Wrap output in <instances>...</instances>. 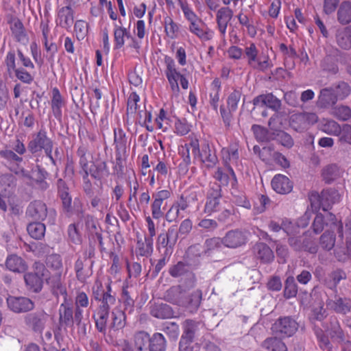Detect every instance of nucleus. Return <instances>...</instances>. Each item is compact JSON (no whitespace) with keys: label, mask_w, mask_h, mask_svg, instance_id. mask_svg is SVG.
Returning a JSON list of instances; mask_svg holds the SVG:
<instances>
[{"label":"nucleus","mask_w":351,"mask_h":351,"mask_svg":"<svg viewBox=\"0 0 351 351\" xmlns=\"http://www.w3.org/2000/svg\"><path fill=\"white\" fill-rule=\"evenodd\" d=\"M171 196V191L168 189H163L155 192L152 195L153 202L151 204V210L152 217L155 219H159L163 217L162 206L164 201L168 199Z\"/></svg>","instance_id":"nucleus-7"},{"label":"nucleus","mask_w":351,"mask_h":351,"mask_svg":"<svg viewBox=\"0 0 351 351\" xmlns=\"http://www.w3.org/2000/svg\"><path fill=\"white\" fill-rule=\"evenodd\" d=\"M174 132L179 136H184L191 130V126L185 119H176L174 122Z\"/></svg>","instance_id":"nucleus-64"},{"label":"nucleus","mask_w":351,"mask_h":351,"mask_svg":"<svg viewBox=\"0 0 351 351\" xmlns=\"http://www.w3.org/2000/svg\"><path fill=\"white\" fill-rule=\"evenodd\" d=\"M247 64L252 69L264 72L272 66V64L269 60V56H256L254 60H248Z\"/></svg>","instance_id":"nucleus-38"},{"label":"nucleus","mask_w":351,"mask_h":351,"mask_svg":"<svg viewBox=\"0 0 351 351\" xmlns=\"http://www.w3.org/2000/svg\"><path fill=\"white\" fill-rule=\"evenodd\" d=\"M338 99L332 87L322 88L318 95L317 106L321 108H329L333 106Z\"/></svg>","instance_id":"nucleus-14"},{"label":"nucleus","mask_w":351,"mask_h":351,"mask_svg":"<svg viewBox=\"0 0 351 351\" xmlns=\"http://www.w3.org/2000/svg\"><path fill=\"white\" fill-rule=\"evenodd\" d=\"M241 97L240 90H234L227 98V106L230 111H236Z\"/></svg>","instance_id":"nucleus-58"},{"label":"nucleus","mask_w":351,"mask_h":351,"mask_svg":"<svg viewBox=\"0 0 351 351\" xmlns=\"http://www.w3.org/2000/svg\"><path fill=\"white\" fill-rule=\"evenodd\" d=\"M59 315L60 324L62 326L72 327L75 323V309L73 311L72 303L69 300L60 304Z\"/></svg>","instance_id":"nucleus-8"},{"label":"nucleus","mask_w":351,"mask_h":351,"mask_svg":"<svg viewBox=\"0 0 351 351\" xmlns=\"http://www.w3.org/2000/svg\"><path fill=\"white\" fill-rule=\"evenodd\" d=\"M26 214L33 220L43 221L47 215V206L42 201L35 200L29 204Z\"/></svg>","instance_id":"nucleus-13"},{"label":"nucleus","mask_w":351,"mask_h":351,"mask_svg":"<svg viewBox=\"0 0 351 351\" xmlns=\"http://www.w3.org/2000/svg\"><path fill=\"white\" fill-rule=\"evenodd\" d=\"M142 41L138 38H135L132 34L130 37L127 40V43H125L123 50L128 52H135L137 54L140 53V50L141 49Z\"/></svg>","instance_id":"nucleus-56"},{"label":"nucleus","mask_w":351,"mask_h":351,"mask_svg":"<svg viewBox=\"0 0 351 351\" xmlns=\"http://www.w3.org/2000/svg\"><path fill=\"white\" fill-rule=\"evenodd\" d=\"M114 144L116 153H118V154L126 152L127 138L125 133L121 128L114 129Z\"/></svg>","instance_id":"nucleus-35"},{"label":"nucleus","mask_w":351,"mask_h":351,"mask_svg":"<svg viewBox=\"0 0 351 351\" xmlns=\"http://www.w3.org/2000/svg\"><path fill=\"white\" fill-rule=\"evenodd\" d=\"M247 64L252 69L264 72L272 66V64L269 60V56H256L254 60H248Z\"/></svg>","instance_id":"nucleus-39"},{"label":"nucleus","mask_w":351,"mask_h":351,"mask_svg":"<svg viewBox=\"0 0 351 351\" xmlns=\"http://www.w3.org/2000/svg\"><path fill=\"white\" fill-rule=\"evenodd\" d=\"M24 280L28 288L34 292L40 291L42 279L36 274L28 273L24 276Z\"/></svg>","instance_id":"nucleus-46"},{"label":"nucleus","mask_w":351,"mask_h":351,"mask_svg":"<svg viewBox=\"0 0 351 351\" xmlns=\"http://www.w3.org/2000/svg\"><path fill=\"white\" fill-rule=\"evenodd\" d=\"M189 204L187 199L181 195L177 200L174 201L169 210L165 213V219L168 222H177L179 219L184 217L183 213L189 208Z\"/></svg>","instance_id":"nucleus-5"},{"label":"nucleus","mask_w":351,"mask_h":351,"mask_svg":"<svg viewBox=\"0 0 351 351\" xmlns=\"http://www.w3.org/2000/svg\"><path fill=\"white\" fill-rule=\"evenodd\" d=\"M83 228L82 221L70 224L68 227V235L70 240L75 244L82 241V230Z\"/></svg>","instance_id":"nucleus-43"},{"label":"nucleus","mask_w":351,"mask_h":351,"mask_svg":"<svg viewBox=\"0 0 351 351\" xmlns=\"http://www.w3.org/2000/svg\"><path fill=\"white\" fill-rule=\"evenodd\" d=\"M291 127L297 132H304L307 130L306 124L304 118L303 113L293 114L290 120Z\"/></svg>","instance_id":"nucleus-49"},{"label":"nucleus","mask_w":351,"mask_h":351,"mask_svg":"<svg viewBox=\"0 0 351 351\" xmlns=\"http://www.w3.org/2000/svg\"><path fill=\"white\" fill-rule=\"evenodd\" d=\"M9 308L15 313H22L31 311L34 308L33 302L25 297L9 296L7 298Z\"/></svg>","instance_id":"nucleus-10"},{"label":"nucleus","mask_w":351,"mask_h":351,"mask_svg":"<svg viewBox=\"0 0 351 351\" xmlns=\"http://www.w3.org/2000/svg\"><path fill=\"white\" fill-rule=\"evenodd\" d=\"M298 329V322L291 317H280L271 326L274 333L288 337L293 336Z\"/></svg>","instance_id":"nucleus-4"},{"label":"nucleus","mask_w":351,"mask_h":351,"mask_svg":"<svg viewBox=\"0 0 351 351\" xmlns=\"http://www.w3.org/2000/svg\"><path fill=\"white\" fill-rule=\"evenodd\" d=\"M47 315L45 313H31L25 317V322L32 327L34 330L41 332L45 325Z\"/></svg>","instance_id":"nucleus-25"},{"label":"nucleus","mask_w":351,"mask_h":351,"mask_svg":"<svg viewBox=\"0 0 351 351\" xmlns=\"http://www.w3.org/2000/svg\"><path fill=\"white\" fill-rule=\"evenodd\" d=\"M339 193L333 189H326L322 191L318 196L319 206L322 208L323 211L328 212L331 206L340 201Z\"/></svg>","instance_id":"nucleus-16"},{"label":"nucleus","mask_w":351,"mask_h":351,"mask_svg":"<svg viewBox=\"0 0 351 351\" xmlns=\"http://www.w3.org/2000/svg\"><path fill=\"white\" fill-rule=\"evenodd\" d=\"M222 160L227 167L232 178L237 182L236 174L231 165H237L239 160V145L237 143L230 144L228 147H223L221 150Z\"/></svg>","instance_id":"nucleus-3"},{"label":"nucleus","mask_w":351,"mask_h":351,"mask_svg":"<svg viewBox=\"0 0 351 351\" xmlns=\"http://www.w3.org/2000/svg\"><path fill=\"white\" fill-rule=\"evenodd\" d=\"M318 129L324 133L332 136H339L341 132V125L330 119H322L317 124Z\"/></svg>","instance_id":"nucleus-24"},{"label":"nucleus","mask_w":351,"mask_h":351,"mask_svg":"<svg viewBox=\"0 0 351 351\" xmlns=\"http://www.w3.org/2000/svg\"><path fill=\"white\" fill-rule=\"evenodd\" d=\"M178 154L182 158V162L179 165V169L184 173L188 171V167L191 162L190 150L187 146L181 145L178 148Z\"/></svg>","instance_id":"nucleus-50"},{"label":"nucleus","mask_w":351,"mask_h":351,"mask_svg":"<svg viewBox=\"0 0 351 351\" xmlns=\"http://www.w3.org/2000/svg\"><path fill=\"white\" fill-rule=\"evenodd\" d=\"M169 273L173 278L193 277L190 266L182 261L172 265L169 269Z\"/></svg>","instance_id":"nucleus-32"},{"label":"nucleus","mask_w":351,"mask_h":351,"mask_svg":"<svg viewBox=\"0 0 351 351\" xmlns=\"http://www.w3.org/2000/svg\"><path fill=\"white\" fill-rule=\"evenodd\" d=\"M272 189L278 193L287 194L291 191L293 184L291 181L285 175H276L271 182Z\"/></svg>","instance_id":"nucleus-18"},{"label":"nucleus","mask_w":351,"mask_h":351,"mask_svg":"<svg viewBox=\"0 0 351 351\" xmlns=\"http://www.w3.org/2000/svg\"><path fill=\"white\" fill-rule=\"evenodd\" d=\"M165 23V31L168 37L173 39L177 36L178 32V25L173 21V19L167 16L164 19Z\"/></svg>","instance_id":"nucleus-59"},{"label":"nucleus","mask_w":351,"mask_h":351,"mask_svg":"<svg viewBox=\"0 0 351 351\" xmlns=\"http://www.w3.org/2000/svg\"><path fill=\"white\" fill-rule=\"evenodd\" d=\"M155 122L158 129L166 132L171 127V124L173 122V117H171L164 109L161 108L155 119Z\"/></svg>","instance_id":"nucleus-40"},{"label":"nucleus","mask_w":351,"mask_h":351,"mask_svg":"<svg viewBox=\"0 0 351 351\" xmlns=\"http://www.w3.org/2000/svg\"><path fill=\"white\" fill-rule=\"evenodd\" d=\"M336 40L337 45L342 49H351V26L338 29Z\"/></svg>","instance_id":"nucleus-33"},{"label":"nucleus","mask_w":351,"mask_h":351,"mask_svg":"<svg viewBox=\"0 0 351 351\" xmlns=\"http://www.w3.org/2000/svg\"><path fill=\"white\" fill-rule=\"evenodd\" d=\"M126 324V315L124 311L114 308L111 313V322L109 328L112 330H119L124 328Z\"/></svg>","instance_id":"nucleus-34"},{"label":"nucleus","mask_w":351,"mask_h":351,"mask_svg":"<svg viewBox=\"0 0 351 351\" xmlns=\"http://www.w3.org/2000/svg\"><path fill=\"white\" fill-rule=\"evenodd\" d=\"M247 238L245 232L239 230L228 231L222 239V243L230 248H236L245 244Z\"/></svg>","instance_id":"nucleus-12"},{"label":"nucleus","mask_w":351,"mask_h":351,"mask_svg":"<svg viewBox=\"0 0 351 351\" xmlns=\"http://www.w3.org/2000/svg\"><path fill=\"white\" fill-rule=\"evenodd\" d=\"M140 97L136 92H132L128 97L127 104V112L128 114H135L138 108Z\"/></svg>","instance_id":"nucleus-60"},{"label":"nucleus","mask_w":351,"mask_h":351,"mask_svg":"<svg viewBox=\"0 0 351 351\" xmlns=\"http://www.w3.org/2000/svg\"><path fill=\"white\" fill-rule=\"evenodd\" d=\"M154 240L152 237L145 236L144 241L138 240L136 243L135 253L136 256L148 257L153 252Z\"/></svg>","instance_id":"nucleus-30"},{"label":"nucleus","mask_w":351,"mask_h":351,"mask_svg":"<svg viewBox=\"0 0 351 351\" xmlns=\"http://www.w3.org/2000/svg\"><path fill=\"white\" fill-rule=\"evenodd\" d=\"M220 197L217 195L215 197H208L204 209V213L210 215L214 212H217L219 209Z\"/></svg>","instance_id":"nucleus-55"},{"label":"nucleus","mask_w":351,"mask_h":351,"mask_svg":"<svg viewBox=\"0 0 351 351\" xmlns=\"http://www.w3.org/2000/svg\"><path fill=\"white\" fill-rule=\"evenodd\" d=\"M166 340L161 333H154L150 337L149 349L150 351H165Z\"/></svg>","instance_id":"nucleus-42"},{"label":"nucleus","mask_w":351,"mask_h":351,"mask_svg":"<svg viewBox=\"0 0 351 351\" xmlns=\"http://www.w3.org/2000/svg\"><path fill=\"white\" fill-rule=\"evenodd\" d=\"M321 66L324 70L333 74L337 73L339 70L336 58L330 55L326 56L322 60Z\"/></svg>","instance_id":"nucleus-54"},{"label":"nucleus","mask_w":351,"mask_h":351,"mask_svg":"<svg viewBox=\"0 0 351 351\" xmlns=\"http://www.w3.org/2000/svg\"><path fill=\"white\" fill-rule=\"evenodd\" d=\"M324 214L319 213L316 215L312 228L315 234L320 233L324 228L327 229L336 230L339 237L342 239L343 237V223L338 220L335 215L329 212H324Z\"/></svg>","instance_id":"nucleus-2"},{"label":"nucleus","mask_w":351,"mask_h":351,"mask_svg":"<svg viewBox=\"0 0 351 351\" xmlns=\"http://www.w3.org/2000/svg\"><path fill=\"white\" fill-rule=\"evenodd\" d=\"M11 31L17 42L23 45L28 43V36L21 21L19 20L15 21L11 27Z\"/></svg>","instance_id":"nucleus-37"},{"label":"nucleus","mask_w":351,"mask_h":351,"mask_svg":"<svg viewBox=\"0 0 351 351\" xmlns=\"http://www.w3.org/2000/svg\"><path fill=\"white\" fill-rule=\"evenodd\" d=\"M330 114L337 119L344 121L351 118V109L342 105L333 108Z\"/></svg>","instance_id":"nucleus-51"},{"label":"nucleus","mask_w":351,"mask_h":351,"mask_svg":"<svg viewBox=\"0 0 351 351\" xmlns=\"http://www.w3.org/2000/svg\"><path fill=\"white\" fill-rule=\"evenodd\" d=\"M252 130L258 141L267 142L269 141V134L265 128L258 125H254L252 127Z\"/></svg>","instance_id":"nucleus-62"},{"label":"nucleus","mask_w":351,"mask_h":351,"mask_svg":"<svg viewBox=\"0 0 351 351\" xmlns=\"http://www.w3.org/2000/svg\"><path fill=\"white\" fill-rule=\"evenodd\" d=\"M89 305V299L88 295L82 291L76 292L75 298V324L80 325L83 319V308L88 307Z\"/></svg>","instance_id":"nucleus-19"},{"label":"nucleus","mask_w":351,"mask_h":351,"mask_svg":"<svg viewBox=\"0 0 351 351\" xmlns=\"http://www.w3.org/2000/svg\"><path fill=\"white\" fill-rule=\"evenodd\" d=\"M253 104L254 106H265L275 112L278 111L281 108V101L272 93L256 97L253 100Z\"/></svg>","instance_id":"nucleus-17"},{"label":"nucleus","mask_w":351,"mask_h":351,"mask_svg":"<svg viewBox=\"0 0 351 351\" xmlns=\"http://www.w3.org/2000/svg\"><path fill=\"white\" fill-rule=\"evenodd\" d=\"M298 293V286L295 282V279L292 276L287 278L285 282V287L284 295L286 298H291L295 297Z\"/></svg>","instance_id":"nucleus-57"},{"label":"nucleus","mask_w":351,"mask_h":351,"mask_svg":"<svg viewBox=\"0 0 351 351\" xmlns=\"http://www.w3.org/2000/svg\"><path fill=\"white\" fill-rule=\"evenodd\" d=\"M110 170L106 162H100L95 166V170L90 173L91 176L97 180L106 178L110 175Z\"/></svg>","instance_id":"nucleus-52"},{"label":"nucleus","mask_w":351,"mask_h":351,"mask_svg":"<svg viewBox=\"0 0 351 351\" xmlns=\"http://www.w3.org/2000/svg\"><path fill=\"white\" fill-rule=\"evenodd\" d=\"M63 106V101L61 94L57 88H55L52 90V99H51V109L54 117L57 119L62 118V108Z\"/></svg>","instance_id":"nucleus-36"},{"label":"nucleus","mask_w":351,"mask_h":351,"mask_svg":"<svg viewBox=\"0 0 351 351\" xmlns=\"http://www.w3.org/2000/svg\"><path fill=\"white\" fill-rule=\"evenodd\" d=\"M327 306L339 314L346 315L351 311V299L348 298L335 297V300H328Z\"/></svg>","instance_id":"nucleus-20"},{"label":"nucleus","mask_w":351,"mask_h":351,"mask_svg":"<svg viewBox=\"0 0 351 351\" xmlns=\"http://www.w3.org/2000/svg\"><path fill=\"white\" fill-rule=\"evenodd\" d=\"M337 20L342 25L351 23V3L343 1L337 11Z\"/></svg>","instance_id":"nucleus-41"},{"label":"nucleus","mask_w":351,"mask_h":351,"mask_svg":"<svg viewBox=\"0 0 351 351\" xmlns=\"http://www.w3.org/2000/svg\"><path fill=\"white\" fill-rule=\"evenodd\" d=\"M57 25L65 29L71 27L73 22V12L70 5L61 8L56 19Z\"/></svg>","instance_id":"nucleus-23"},{"label":"nucleus","mask_w":351,"mask_h":351,"mask_svg":"<svg viewBox=\"0 0 351 351\" xmlns=\"http://www.w3.org/2000/svg\"><path fill=\"white\" fill-rule=\"evenodd\" d=\"M233 16L232 10L228 7L219 8L216 14L217 29L221 37L224 38L226 34L228 24Z\"/></svg>","instance_id":"nucleus-15"},{"label":"nucleus","mask_w":351,"mask_h":351,"mask_svg":"<svg viewBox=\"0 0 351 351\" xmlns=\"http://www.w3.org/2000/svg\"><path fill=\"white\" fill-rule=\"evenodd\" d=\"M204 164L207 167H213L217 162V158L214 152H212L208 144H204L199 150V154L196 155V158Z\"/></svg>","instance_id":"nucleus-21"},{"label":"nucleus","mask_w":351,"mask_h":351,"mask_svg":"<svg viewBox=\"0 0 351 351\" xmlns=\"http://www.w3.org/2000/svg\"><path fill=\"white\" fill-rule=\"evenodd\" d=\"M12 72L16 77L24 84H30L34 81V75L27 71L25 68L16 67L12 71Z\"/></svg>","instance_id":"nucleus-53"},{"label":"nucleus","mask_w":351,"mask_h":351,"mask_svg":"<svg viewBox=\"0 0 351 351\" xmlns=\"http://www.w3.org/2000/svg\"><path fill=\"white\" fill-rule=\"evenodd\" d=\"M149 335L144 331L137 332L134 337V343L137 349L142 351L147 343H149Z\"/></svg>","instance_id":"nucleus-63"},{"label":"nucleus","mask_w":351,"mask_h":351,"mask_svg":"<svg viewBox=\"0 0 351 351\" xmlns=\"http://www.w3.org/2000/svg\"><path fill=\"white\" fill-rule=\"evenodd\" d=\"M256 257L262 263H268L274 260V255L270 247L263 243H256L254 248Z\"/></svg>","instance_id":"nucleus-26"},{"label":"nucleus","mask_w":351,"mask_h":351,"mask_svg":"<svg viewBox=\"0 0 351 351\" xmlns=\"http://www.w3.org/2000/svg\"><path fill=\"white\" fill-rule=\"evenodd\" d=\"M269 228L270 230L276 232L282 230L287 235L295 234L298 232V228L288 219H282L280 223L271 221L269 223Z\"/></svg>","instance_id":"nucleus-28"},{"label":"nucleus","mask_w":351,"mask_h":351,"mask_svg":"<svg viewBox=\"0 0 351 351\" xmlns=\"http://www.w3.org/2000/svg\"><path fill=\"white\" fill-rule=\"evenodd\" d=\"M130 31L123 26L114 24L113 36L114 49H119L123 48L126 41L131 36Z\"/></svg>","instance_id":"nucleus-22"},{"label":"nucleus","mask_w":351,"mask_h":351,"mask_svg":"<svg viewBox=\"0 0 351 351\" xmlns=\"http://www.w3.org/2000/svg\"><path fill=\"white\" fill-rule=\"evenodd\" d=\"M27 230L31 237L41 239L45 235V226L40 222H33L28 225Z\"/></svg>","instance_id":"nucleus-47"},{"label":"nucleus","mask_w":351,"mask_h":351,"mask_svg":"<svg viewBox=\"0 0 351 351\" xmlns=\"http://www.w3.org/2000/svg\"><path fill=\"white\" fill-rule=\"evenodd\" d=\"M45 130H40L28 143L27 148L32 154H36L45 149L52 143Z\"/></svg>","instance_id":"nucleus-11"},{"label":"nucleus","mask_w":351,"mask_h":351,"mask_svg":"<svg viewBox=\"0 0 351 351\" xmlns=\"http://www.w3.org/2000/svg\"><path fill=\"white\" fill-rule=\"evenodd\" d=\"M263 347L268 351H287L285 343L277 337H269L263 342Z\"/></svg>","instance_id":"nucleus-44"},{"label":"nucleus","mask_w":351,"mask_h":351,"mask_svg":"<svg viewBox=\"0 0 351 351\" xmlns=\"http://www.w3.org/2000/svg\"><path fill=\"white\" fill-rule=\"evenodd\" d=\"M110 310L99 308L94 315V319L97 329L101 333L106 334Z\"/></svg>","instance_id":"nucleus-29"},{"label":"nucleus","mask_w":351,"mask_h":351,"mask_svg":"<svg viewBox=\"0 0 351 351\" xmlns=\"http://www.w3.org/2000/svg\"><path fill=\"white\" fill-rule=\"evenodd\" d=\"M165 75L169 84L170 88L174 95L178 96L180 93L179 82L183 89L189 87V81L177 69L174 60L165 55L164 56Z\"/></svg>","instance_id":"nucleus-1"},{"label":"nucleus","mask_w":351,"mask_h":351,"mask_svg":"<svg viewBox=\"0 0 351 351\" xmlns=\"http://www.w3.org/2000/svg\"><path fill=\"white\" fill-rule=\"evenodd\" d=\"M151 313L155 317L165 319L171 315V308L167 304H159L152 308Z\"/></svg>","instance_id":"nucleus-61"},{"label":"nucleus","mask_w":351,"mask_h":351,"mask_svg":"<svg viewBox=\"0 0 351 351\" xmlns=\"http://www.w3.org/2000/svg\"><path fill=\"white\" fill-rule=\"evenodd\" d=\"M98 301L101 302L99 308L110 310V307L116 302L115 295L112 294L110 282L106 286V293L100 298Z\"/></svg>","instance_id":"nucleus-45"},{"label":"nucleus","mask_w":351,"mask_h":351,"mask_svg":"<svg viewBox=\"0 0 351 351\" xmlns=\"http://www.w3.org/2000/svg\"><path fill=\"white\" fill-rule=\"evenodd\" d=\"M88 23L84 20H77L74 25V32L78 40H84L88 34Z\"/></svg>","instance_id":"nucleus-48"},{"label":"nucleus","mask_w":351,"mask_h":351,"mask_svg":"<svg viewBox=\"0 0 351 351\" xmlns=\"http://www.w3.org/2000/svg\"><path fill=\"white\" fill-rule=\"evenodd\" d=\"M193 325V322L192 320L186 322L184 334L182 336L179 343L180 351H199V346L197 343H192L193 331L190 327Z\"/></svg>","instance_id":"nucleus-9"},{"label":"nucleus","mask_w":351,"mask_h":351,"mask_svg":"<svg viewBox=\"0 0 351 351\" xmlns=\"http://www.w3.org/2000/svg\"><path fill=\"white\" fill-rule=\"evenodd\" d=\"M336 230L326 229L319 238V245L326 251H330L335 245Z\"/></svg>","instance_id":"nucleus-31"},{"label":"nucleus","mask_w":351,"mask_h":351,"mask_svg":"<svg viewBox=\"0 0 351 351\" xmlns=\"http://www.w3.org/2000/svg\"><path fill=\"white\" fill-rule=\"evenodd\" d=\"M188 30L202 42L209 41L212 40L215 36V32L210 28L202 19L192 23H189Z\"/></svg>","instance_id":"nucleus-6"},{"label":"nucleus","mask_w":351,"mask_h":351,"mask_svg":"<svg viewBox=\"0 0 351 351\" xmlns=\"http://www.w3.org/2000/svg\"><path fill=\"white\" fill-rule=\"evenodd\" d=\"M5 265L8 269L16 273L25 272L27 269L25 261L15 254H11L7 257Z\"/></svg>","instance_id":"nucleus-27"}]
</instances>
